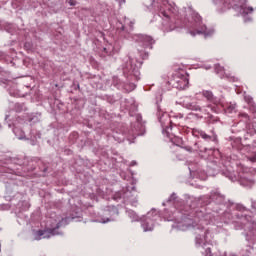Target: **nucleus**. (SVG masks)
Instances as JSON below:
<instances>
[{
    "mask_svg": "<svg viewBox=\"0 0 256 256\" xmlns=\"http://www.w3.org/2000/svg\"><path fill=\"white\" fill-rule=\"evenodd\" d=\"M175 29V25H173L171 22L169 24V27L166 26V31H173Z\"/></svg>",
    "mask_w": 256,
    "mask_h": 256,
    "instance_id": "b1692460",
    "label": "nucleus"
},
{
    "mask_svg": "<svg viewBox=\"0 0 256 256\" xmlns=\"http://www.w3.org/2000/svg\"><path fill=\"white\" fill-rule=\"evenodd\" d=\"M140 41L143 43L145 47L153 45V38H151L150 36H140Z\"/></svg>",
    "mask_w": 256,
    "mask_h": 256,
    "instance_id": "ddd939ff",
    "label": "nucleus"
},
{
    "mask_svg": "<svg viewBox=\"0 0 256 256\" xmlns=\"http://www.w3.org/2000/svg\"><path fill=\"white\" fill-rule=\"evenodd\" d=\"M242 117H244L245 119H249V116L247 114H242Z\"/></svg>",
    "mask_w": 256,
    "mask_h": 256,
    "instance_id": "7c9ffc66",
    "label": "nucleus"
},
{
    "mask_svg": "<svg viewBox=\"0 0 256 256\" xmlns=\"http://www.w3.org/2000/svg\"><path fill=\"white\" fill-rule=\"evenodd\" d=\"M188 15V21L185 24L186 29H188V32L192 37H195L196 35H204L205 37H211L213 33H215L214 29L207 30V27L203 25V22H201V16H199L196 12H193L191 8L187 11Z\"/></svg>",
    "mask_w": 256,
    "mask_h": 256,
    "instance_id": "f03ea898",
    "label": "nucleus"
},
{
    "mask_svg": "<svg viewBox=\"0 0 256 256\" xmlns=\"http://www.w3.org/2000/svg\"><path fill=\"white\" fill-rule=\"evenodd\" d=\"M68 3H69V5H71V7L77 5V1H75V0H70Z\"/></svg>",
    "mask_w": 256,
    "mask_h": 256,
    "instance_id": "bb28decb",
    "label": "nucleus"
},
{
    "mask_svg": "<svg viewBox=\"0 0 256 256\" xmlns=\"http://www.w3.org/2000/svg\"><path fill=\"white\" fill-rule=\"evenodd\" d=\"M13 131H14V134L16 135V137L18 139H24L25 138V134L23 132H20V134H19V129L15 128Z\"/></svg>",
    "mask_w": 256,
    "mask_h": 256,
    "instance_id": "f3484780",
    "label": "nucleus"
},
{
    "mask_svg": "<svg viewBox=\"0 0 256 256\" xmlns=\"http://www.w3.org/2000/svg\"><path fill=\"white\" fill-rule=\"evenodd\" d=\"M244 99L246 103H248V105H251V107H255V105L253 104V98H251V96H245Z\"/></svg>",
    "mask_w": 256,
    "mask_h": 256,
    "instance_id": "aec40b11",
    "label": "nucleus"
},
{
    "mask_svg": "<svg viewBox=\"0 0 256 256\" xmlns=\"http://www.w3.org/2000/svg\"><path fill=\"white\" fill-rule=\"evenodd\" d=\"M215 105H221V107H225V104L223 103V101L219 100V101H214Z\"/></svg>",
    "mask_w": 256,
    "mask_h": 256,
    "instance_id": "a878e982",
    "label": "nucleus"
},
{
    "mask_svg": "<svg viewBox=\"0 0 256 256\" xmlns=\"http://www.w3.org/2000/svg\"><path fill=\"white\" fill-rule=\"evenodd\" d=\"M157 219H159V214H157V210H151L147 213L146 216L140 218L144 231H153V227H155V221H157Z\"/></svg>",
    "mask_w": 256,
    "mask_h": 256,
    "instance_id": "7ed1b4c3",
    "label": "nucleus"
},
{
    "mask_svg": "<svg viewBox=\"0 0 256 256\" xmlns=\"http://www.w3.org/2000/svg\"><path fill=\"white\" fill-rule=\"evenodd\" d=\"M250 161H252V163H254V161H256V156H253Z\"/></svg>",
    "mask_w": 256,
    "mask_h": 256,
    "instance_id": "c756f323",
    "label": "nucleus"
},
{
    "mask_svg": "<svg viewBox=\"0 0 256 256\" xmlns=\"http://www.w3.org/2000/svg\"><path fill=\"white\" fill-rule=\"evenodd\" d=\"M217 71H221V69H220V70H217Z\"/></svg>",
    "mask_w": 256,
    "mask_h": 256,
    "instance_id": "473e14b6",
    "label": "nucleus"
},
{
    "mask_svg": "<svg viewBox=\"0 0 256 256\" xmlns=\"http://www.w3.org/2000/svg\"><path fill=\"white\" fill-rule=\"evenodd\" d=\"M241 185H243L244 187H251V185H253V182L249 179H244L241 181Z\"/></svg>",
    "mask_w": 256,
    "mask_h": 256,
    "instance_id": "a211bd4d",
    "label": "nucleus"
},
{
    "mask_svg": "<svg viewBox=\"0 0 256 256\" xmlns=\"http://www.w3.org/2000/svg\"><path fill=\"white\" fill-rule=\"evenodd\" d=\"M244 219H246L248 222H251V217H248L247 214H244Z\"/></svg>",
    "mask_w": 256,
    "mask_h": 256,
    "instance_id": "c85d7f7f",
    "label": "nucleus"
},
{
    "mask_svg": "<svg viewBox=\"0 0 256 256\" xmlns=\"http://www.w3.org/2000/svg\"><path fill=\"white\" fill-rule=\"evenodd\" d=\"M136 164V162H132V165H135Z\"/></svg>",
    "mask_w": 256,
    "mask_h": 256,
    "instance_id": "2f4dec72",
    "label": "nucleus"
},
{
    "mask_svg": "<svg viewBox=\"0 0 256 256\" xmlns=\"http://www.w3.org/2000/svg\"><path fill=\"white\" fill-rule=\"evenodd\" d=\"M173 227H176L180 231H189V229H195V224L191 218H184Z\"/></svg>",
    "mask_w": 256,
    "mask_h": 256,
    "instance_id": "423d86ee",
    "label": "nucleus"
},
{
    "mask_svg": "<svg viewBox=\"0 0 256 256\" xmlns=\"http://www.w3.org/2000/svg\"><path fill=\"white\" fill-rule=\"evenodd\" d=\"M235 112V104H230L229 107L226 109V113H233Z\"/></svg>",
    "mask_w": 256,
    "mask_h": 256,
    "instance_id": "4be33fe9",
    "label": "nucleus"
},
{
    "mask_svg": "<svg viewBox=\"0 0 256 256\" xmlns=\"http://www.w3.org/2000/svg\"><path fill=\"white\" fill-rule=\"evenodd\" d=\"M175 199H177V197L175 196V194H172L169 201H175Z\"/></svg>",
    "mask_w": 256,
    "mask_h": 256,
    "instance_id": "cd10ccee",
    "label": "nucleus"
},
{
    "mask_svg": "<svg viewBox=\"0 0 256 256\" xmlns=\"http://www.w3.org/2000/svg\"><path fill=\"white\" fill-rule=\"evenodd\" d=\"M120 198L123 197V199H129L131 197V191L129 188H127V191L122 194V196H119Z\"/></svg>",
    "mask_w": 256,
    "mask_h": 256,
    "instance_id": "412c9836",
    "label": "nucleus"
},
{
    "mask_svg": "<svg viewBox=\"0 0 256 256\" xmlns=\"http://www.w3.org/2000/svg\"><path fill=\"white\" fill-rule=\"evenodd\" d=\"M182 105L186 109H190L191 111H201V107H199L197 104L191 102V98H185L182 102Z\"/></svg>",
    "mask_w": 256,
    "mask_h": 256,
    "instance_id": "1a4fd4ad",
    "label": "nucleus"
},
{
    "mask_svg": "<svg viewBox=\"0 0 256 256\" xmlns=\"http://www.w3.org/2000/svg\"><path fill=\"white\" fill-rule=\"evenodd\" d=\"M164 7H161L160 9V15L163 17H166V19H169V11H171V4L165 0L163 2Z\"/></svg>",
    "mask_w": 256,
    "mask_h": 256,
    "instance_id": "9b49d317",
    "label": "nucleus"
},
{
    "mask_svg": "<svg viewBox=\"0 0 256 256\" xmlns=\"http://www.w3.org/2000/svg\"><path fill=\"white\" fill-rule=\"evenodd\" d=\"M67 223V218H63L57 214H51L46 221V228L44 230H38L33 232L35 241H41V239H49L54 235H60L57 231L59 227H63Z\"/></svg>",
    "mask_w": 256,
    "mask_h": 256,
    "instance_id": "f257e3e1",
    "label": "nucleus"
},
{
    "mask_svg": "<svg viewBox=\"0 0 256 256\" xmlns=\"http://www.w3.org/2000/svg\"><path fill=\"white\" fill-rule=\"evenodd\" d=\"M199 135H200V137H202V139H206V140L211 139L212 141H216V140H217V137H216L215 135L209 136V135H207V134H206L205 132H203V131H200V132H199Z\"/></svg>",
    "mask_w": 256,
    "mask_h": 256,
    "instance_id": "4468645a",
    "label": "nucleus"
},
{
    "mask_svg": "<svg viewBox=\"0 0 256 256\" xmlns=\"http://www.w3.org/2000/svg\"><path fill=\"white\" fill-rule=\"evenodd\" d=\"M203 95L204 97H206V99H208V101H211V99H213V93L211 91H204Z\"/></svg>",
    "mask_w": 256,
    "mask_h": 256,
    "instance_id": "6ab92c4d",
    "label": "nucleus"
},
{
    "mask_svg": "<svg viewBox=\"0 0 256 256\" xmlns=\"http://www.w3.org/2000/svg\"><path fill=\"white\" fill-rule=\"evenodd\" d=\"M104 215H119L117 208L113 207L111 211H104Z\"/></svg>",
    "mask_w": 256,
    "mask_h": 256,
    "instance_id": "dca6fc26",
    "label": "nucleus"
},
{
    "mask_svg": "<svg viewBox=\"0 0 256 256\" xmlns=\"http://www.w3.org/2000/svg\"><path fill=\"white\" fill-rule=\"evenodd\" d=\"M128 216L132 221H139V216H137V213H135L133 210L128 211Z\"/></svg>",
    "mask_w": 256,
    "mask_h": 256,
    "instance_id": "2eb2a0df",
    "label": "nucleus"
},
{
    "mask_svg": "<svg viewBox=\"0 0 256 256\" xmlns=\"http://www.w3.org/2000/svg\"><path fill=\"white\" fill-rule=\"evenodd\" d=\"M216 5H224V9H231L233 7V0H214Z\"/></svg>",
    "mask_w": 256,
    "mask_h": 256,
    "instance_id": "f8f14e48",
    "label": "nucleus"
},
{
    "mask_svg": "<svg viewBox=\"0 0 256 256\" xmlns=\"http://www.w3.org/2000/svg\"><path fill=\"white\" fill-rule=\"evenodd\" d=\"M195 243L196 247L199 249L202 247V249H205L209 245V240H207L208 232L206 230H203L201 227H197L195 231Z\"/></svg>",
    "mask_w": 256,
    "mask_h": 256,
    "instance_id": "39448f33",
    "label": "nucleus"
},
{
    "mask_svg": "<svg viewBox=\"0 0 256 256\" xmlns=\"http://www.w3.org/2000/svg\"><path fill=\"white\" fill-rule=\"evenodd\" d=\"M234 7L241 13V15H249V13H253V7H247L245 0H242L239 4H234Z\"/></svg>",
    "mask_w": 256,
    "mask_h": 256,
    "instance_id": "6e6552de",
    "label": "nucleus"
},
{
    "mask_svg": "<svg viewBox=\"0 0 256 256\" xmlns=\"http://www.w3.org/2000/svg\"><path fill=\"white\" fill-rule=\"evenodd\" d=\"M158 119L161 123L162 128L165 129L166 131H167V129H169V125H171V123H173L171 121V118H169V114L162 113L161 111H159Z\"/></svg>",
    "mask_w": 256,
    "mask_h": 256,
    "instance_id": "0eeeda50",
    "label": "nucleus"
},
{
    "mask_svg": "<svg viewBox=\"0 0 256 256\" xmlns=\"http://www.w3.org/2000/svg\"><path fill=\"white\" fill-rule=\"evenodd\" d=\"M205 255L206 256H211V247H206Z\"/></svg>",
    "mask_w": 256,
    "mask_h": 256,
    "instance_id": "393cba45",
    "label": "nucleus"
},
{
    "mask_svg": "<svg viewBox=\"0 0 256 256\" xmlns=\"http://www.w3.org/2000/svg\"><path fill=\"white\" fill-rule=\"evenodd\" d=\"M173 87L176 89H187L189 85V76L185 70H182L175 74L174 79L172 80Z\"/></svg>",
    "mask_w": 256,
    "mask_h": 256,
    "instance_id": "20e7f679",
    "label": "nucleus"
},
{
    "mask_svg": "<svg viewBox=\"0 0 256 256\" xmlns=\"http://www.w3.org/2000/svg\"><path fill=\"white\" fill-rule=\"evenodd\" d=\"M126 71H128L130 75H137V73H139V65L133 64V60H130L127 64Z\"/></svg>",
    "mask_w": 256,
    "mask_h": 256,
    "instance_id": "9d476101",
    "label": "nucleus"
},
{
    "mask_svg": "<svg viewBox=\"0 0 256 256\" xmlns=\"http://www.w3.org/2000/svg\"><path fill=\"white\" fill-rule=\"evenodd\" d=\"M97 221L98 223H109V221H113V218H107V219L102 218V219H98Z\"/></svg>",
    "mask_w": 256,
    "mask_h": 256,
    "instance_id": "5701e85b",
    "label": "nucleus"
}]
</instances>
